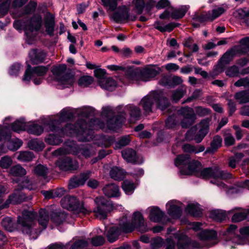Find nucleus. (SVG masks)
<instances>
[{
  "instance_id": "38",
  "label": "nucleus",
  "mask_w": 249,
  "mask_h": 249,
  "mask_svg": "<svg viewBox=\"0 0 249 249\" xmlns=\"http://www.w3.org/2000/svg\"><path fill=\"white\" fill-rule=\"evenodd\" d=\"M192 20V25L195 28L199 27V23H202L207 21H210L208 13L201 15L196 14L193 16Z\"/></svg>"
},
{
  "instance_id": "47",
  "label": "nucleus",
  "mask_w": 249,
  "mask_h": 249,
  "mask_svg": "<svg viewBox=\"0 0 249 249\" xmlns=\"http://www.w3.org/2000/svg\"><path fill=\"white\" fill-rule=\"evenodd\" d=\"M189 8L188 6H182L180 8L175 9L171 13V17L174 19H179L183 18Z\"/></svg>"
},
{
  "instance_id": "53",
  "label": "nucleus",
  "mask_w": 249,
  "mask_h": 249,
  "mask_svg": "<svg viewBox=\"0 0 249 249\" xmlns=\"http://www.w3.org/2000/svg\"><path fill=\"white\" fill-rule=\"evenodd\" d=\"M186 93V89L185 88L183 87L179 88L176 90L172 91L171 98L173 101L178 102L185 95Z\"/></svg>"
},
{
  "instance_id": "34",
  "label": "nucleus",
  "mask_w": 249,
  "mask_h": 249,
  "mask_svg": "<svg viewBox=\"0 0 249 249\" xmlns=\"http://www.w3.org/2000/svg\"><path fill=\"white\" fill-rule=\"evenodd\" d=\"M167 213L173 219H179L182 215V210L181 207L176 204H171L167 210Z\"/></svg>"
},
{
  "instance_id": "11",
  "label": "nucleus",
  "mask_w": 249,
  "mask_h": 249,
  "mask_svg": "<svg viewBox=\"0 0 249 249\" xmlns=\"http://www.w3.org/2000/svg\"><path fill=\"white\" fill-rule=\"evenodd\" d=\"M173 236L177 240V246L178 249H187L190 246L195 249L201 248L199 242L196 241H192L185 233L177 232L173 233Z\"/></svg>"
},
{
  "instance_id": "6",
  "label": "nucleus",
  "mask_w": 249,
  "mask_h": 249,
  "mask_svg": "<svg viewBox=\"0 0 249 249\" xmlns=\"http://www.w3.org/2000/svg\"><path fill=\"white\" fill-rule=\"evenodd\" d=\"M62 207L70 211H75L78 213L89 214V212L85 207L84 203L74 196L67 195L62 198L60 201Z\"/></svg>"
},
{
  "instance_id": "21",
  "label": "nucleus",
  "mask_w": 249,
  "mask_h": 249,
  "mask_svg": "<svg viewBox=\"0 0 249 249\" xmlns=\"http://www.w3.org/2000/svg\"><path fill=\"white\" fill-rule=\"evenodd\" d=\"M9 173L12 177L17 178L13 179V181L18 183L20 181L21 178L26 175V171L20 165L17 164L11 167Z\"/></svg>"
},
{
  "instance_id": "16",
  "label": "nucleus",
  "mask_w": 249,
  "mask_h": 249,
  "mask_svg": "<svg viewBox=\"0 0 249 249\" xmlns=\"http://www.w3.org/2000/svg\"><path fill=\"white\" fill-rule=\"evenodd\" d=\"M112 18L116 22H122L126 20L134 21L136 20V16L130 17L129 9L125 6H122L118 8V11L114 13Z\"/></svg>"
},
{
  "instance_id": "25",
  "label": "nucleus",
  "mask_w": 249,
  "mask_h": 249,
  "mask_svg": "<svg viewBox=\"0 0 249 249\" xmlns=\"http://www.w3.org/2000/svg\"><path fill=\"white\" fill-rule=\"evenodd\" d=\"M127 173L124 169L117 166H113L110 170L109 175L111 178L117 180H123Z\"/></svg>"
},
{
  "instance_id": "10",
  "label": "nucleus",
  "mask_w": 249,
  "mask_h": 249,
  "mask_svg": "<svg viewBox=\"0 0 249 249\" xmlns=\"http://www.w3.org/2000/svg\"><path fill=\"white\" fill-rule=\"evenodd\" d=\"M236 50L233 47L223 54L214 68L213 75H217L224 71L226 66L233 59L234 55L238 53Z\"/></svg>"
},
{
  "instance_id": "59",
  "label": "nucleus",
  "mask_w": 249,
  "mask_h": 249,
  "mask_svg": "<svg viewBox=\"0 0 249 249\" xmlns=\"http://www.w3.org/2000/svg\"><path fill=\"white\" fill-rule=\"evenodd\" d=\"M163 244V241L160 237L152 238L150 241V247L152 249H159Z\"/></svg>"
},
{
  "instance_id": "39",
  "label": "nucleus",
  "mask_w": 249,
  "mask_h": 249,
  "mask_svg": "<svg viewBox=\"0 0 249 249\" xmlns=\"http://www.w3.org/2000/svg\"><path fill=\"white\" fill-rule=\"evenodd\" d=\"M179 24L175 23L173 22L169 23L165 26H163L162 24L159 21H156L154 23V27L160 31L161 32H171L175 27L178 26Z\"/></svg>"
},
{
  "instance_id": "32",
  "label": "nucleus",
  "mask_w": 249,
  "mask_h": 249,
  "mask_svg": "<svg viewBox=\"0 0 249 249\" xmlns=\"http://www.w3.org/2000/svg\"><path fill=\"white\" fill-rule=\"evenodd\" d=\"M201 240H210L217 239V233L213 230H204L200 231L198 235Z\"/></svg>"
},
{
  "instance_id": "41",
  "label": "nucleus",
  "mask_w": 249,
  "mask_h": 249,
  "mask_svg": "<svg viewBox=\"0 0 249 249\" xmlns=\"http://www.w3.org/2000/svg\"><path fill=\"white\" fill-rule=\"evenodd\" d=\"M240 43V45L234 47L238 53H245L249 51V37L242 38Z\"/></svg>"
},
{
  "instance_id": "7",
  "label": "nucleus",
  "mask_w": 249,
  "mask_h": 249,
  "mask_svg": "<svg viewBox=\"0 0 249 249\" xmlns=\"http://www.w3.org/2000/svg\"><path fill=\"white\" fill-rule=\"evenodd\" d=\"M49 68V65L46 66H38L33 68L28 65L22 80L24 81L29 82L31 78H33L34 84L37 85H39L43 81L42 77L47 73Z\"/></svg>"
},
{
  "instance_id": "33",
  "label": "nucleus",
  "mask_w": 249,
  "mask_h": 249,
  "mask_svg": "<svg viewBox=\"0 0 249 249\" xmlns=\"http://www.w3.org/2000/svg\"><path fill=\"white\" fill-rule=\"evenodd\" d=\"M205 147L203 145L195 146L191 144H185L182 145V149L184 152L197 154L204 151Z\"/></svg>"
},
{
  "instance_id": "24",
  "label": "nucleus",
  "mask_w": 249,
  "mask_h": 249,
  "mask_svg": "<svg viewBox=\"0 0 249 249\" xmlns=\"http://www.w3.org/2000/svg\"><path fill=\"white\" fill-rule=\"evenodd\" d=\"M125 110L129 114L130 123H134L139 119L141 114V109L139 107L132 105H129L125 107Z\"/></svg>"
},
{
  "instance_id": "26",
  "label": "nucleus",
  "mask_w": 249,
  "mask_h": 249,
  "mask_svg": "<svg viewBox=\"0 0 249 249\" xmlns=\"http://www.w3.org/2000/svg\"><path fill=\"white\" fill-rule=\"evenodd\" d=\"M84 127L83 125H79L78 124L76 125L68 124L62 129V131L64 134L71 135L74 134H78L82 132H84Z\"/></svg>"
},
{
  "instance_id": "13",
  "label": "nucleus",
  "mask_w": 249,
  "mask_h": 249,
  "mask_svg": "<svg viewBox=\"0 0 249 249\" xmlns=\"http://www.w3.org/2000/svg\"><path fill=\"white\" fill-rule=\"evenodd\" d=\"M121 153L122 157L128 163L135 165H141L143 163V158L132 148H126L122 150Z\"/></svg>"
},
{
  "instance_id": "30",
  "label": "nucleus",
  "mask_w": 249,
  "mask_h": 249,
  "mask_svg": "<svg viewBox=\"0 0 249 249\" xmlns=\"http://www.w3.org/2000/svg\"><path fill=\"white\" fill-rule=\"evenodd\" d=\"M199 206V204L197 203L188 204L185 208V211L193 217H200L202 212Z\"/></svg>"
},
{
  "instance_id": "60",
  "label": "nucleus",
  "mask_w": 249,
  "mask_h": 249,
  "mask_svg": "<svg viewBox=\"0 0 249 249\" xmlns=\"http://www.w3.org/2000/svg\"><path fill=\"white\" fill-rule=\"evenodd\" d=\"M26 125L23 121H16L11 125L12 130L18 133L25 129Z\"/></svg>"
},
{
  "instance_id": "4",
  "label": "nucleus",
  "mask_w": 249,
  "mask_h": 249,
  "mask_svg": "<svg viewBox=\"0 0 249 249\" xmlns=\"http://www.w3.org/2000/svg\"><path fill=\"white\" fill-rule=\"evenodd\" d=\"M119 225L121 233H131L135 229L142 233L148 231L147 224L144 222V217L142 213L139 211L133 213L131 222H124L120 224Z\"/></svg>"
},
{
  "instance_id": "31",
  "label": "nucleus",
  "mask_w": 249,
  "mask_h": 249,
  "mask_svg": "<svg viewBox=\"0 0 249 249\" xmlns=\"http://www.w3.org/2000/svg\"><path fill=\"white\" fill-rule=\"evenodd\" d=\"M210 121V119H205L199 124L200 129L196 135L198 139L202 140L208 134L209 129Z\"/></svg>"
},
{
  "instance_id": "15",
  "label": "nucleus",
  "mask_w": 249,
  "mask_h": 249,
  "mask_svg": "<svg viewBox=\"0 0 249 249\" xmlns=\"http://www.w3.org/2000/svg\"><path fill=\"white\" fill-rule=\"evenodd\" d=\"M29 196H26L25 194L19 188L15 189L14 192L9 195L6 202L7 204L14 205L20 204L23 202L27 201L30 199Z\"/></svg>"
},
{
  "instance_id": "3",
  "label": "nucleus",
  "mask_w": 249,
  "mask_h": 249,
  "mask_svg": "<svg viewBox=\"0 0 249 249\" xmlns=\"http://www.w3.org/2000/svg\"><path fill=\"white\" fill-rule=\"evenodd\" d=\"M41 17H34L26 21L23 20L15 21L13 26L17 30L23 29L27 36L26 42L28 44H32L36 31L41 27Z\"/></svg>"
},
{
  "instance_id": "55",
  "label": "nucleus",
  "mask_w": 249,
  "mask_h": 249,
  "mask_svg": "<svg viewBox=\"0 0 249 249\" xmlns=\"http://www.w3.org/2000/svg\"><path fill=\"white\" fill-rule=\"evenodd\" d=\"M222 141H211L210 146L207 148L205 154H213L222 146Z\"/></svg>"
},
{
  "instance_id": "48",
  "label": "nucleus",
  "mask_w": 249,
  "mask_h": 249,
  "mask_svg": "<svg viewBox=\"0 0 249 249\" xmlns=\"http://www.w3.org/2000/svg\"><path fill=\"white\" fill-rule=\"evenodd\" d=\"M122 188L126 195H130L133 193L136 186L133 182L124 180L122 182Z\"/></svg>"
},
{
  "instance_id": "62",
  "label": "nucleus",
  "mask_w": 249,
  "mask_h": 249,
  "mask_svg": "<svg viewBox=\"0 0 249 249\" xmlns=\"http://www.w3.org/2000/svg\"><path fill=\"white\" fill-rule=\"evenodd\" d=\"M247 219L248 218L247 212H238L233 214L231 217V221L236 223Z\"/></svg>"
},
{
  "instance_id": "44",
  "label": "nucleus",
  "mask_w": 249,
  "mask_h": 249,
  "mask_svg": "<svg viewBox=\"0 0 249 249\" xmlns=\"http://www.w3.org/2000/svg\"><path fill=\"white\" fill-rule=\"evenodd\" d=\"M102 89L112 91L116 86L115 81L111 77H106L100 85Z\"/></svg>"
},
{
  "instance_id": "22",
  "label": "nucleus",
  "mask_w": 249,
  "mask_h": 249,
  "mask_svg": "<svg viewBox=\"0 0 249 249\" xmlns=\"http://www.w3.org/2000/svg\"><path fill=\"white\" fill-rule=\"evenodd\" d=\"M165 216V213L158 206H153L149 213V218L151 221L160 222Z\"/></svg>"
},
{
  "instance_id": "27",
  "label": "nucleus",
  "mask_w": 249,
  "mask_h": 249,
  "mask_svg": "<svg viewBox=\"0 0 249 249\" xmlns=\"http://www.w3.org/2000/svg\"><path fill=\"white\" fill-rule=\"evenodd\" d=\"M50 216L53 223L57 225H60L65 221L67 214L64 212L52 211Z\"/></svg>"
},
{
  "instance_id": "42",
  "label": "nucleus",
  "mask_w": 249,
  "mask_h": 249,
  "mask_svg": "<svg viewBox=\"0 0 249 249\" xmlns=\"http://www.w3.org/2000/svg\"><path fill=\"white\" fill-rule=\"evenodd\" d=\"M190 159V155L188 154L178 155L174 160L175 165L177 167L180 165H186Z\"/></svg>"
},
{
  "instance_id": "8",
  "label": "nucleus",
  "mask_w": 249,
  "mask_h": 249,
  "mask_svg": "<svg viewBox=\"0 0 249 249\" xmlns=\"http://www.w3.org/2000/svg\"><path fill=\"white\" fill-rule=\"evenodd\" d=\"M94 202L96 206L93 209V212L95 215L100 216L101 218L103 219H106L107 213L116 209L114 204L110 199H106L103 196L96 197Z\"/></svg>"
},
{
  "instance_id": "43",
  "label": "nucleus",
  "mask_w": 249,
  "mask_h": 249,
  "mask_svg": "<svg viewBox=\"0 0 249 249\" xmlns=\"http://www.w3.org/2000/svg\"><path fill=\"white\" fill-rule=\"evenodd\" d=\"M1 226L6 231L12 232L16 229V224L9 217H4L1 221Z\"/></svg>"
},
{
  "instance_id": "52",
  "label": "nucleus",
  "mask_w": 249,
  "mask_h": 249,
  "mask_svg": "<svg viewBox=\"0 0 249 249\" xmlns=\"http://www.w3.org/2000/svg\"><path fill=\"white\" fill-rule=\"evenodd\" d=\"M35 158L33 152L25 151L20 152L18 157V159L21 161H30Z\"/></svg>"
},
{
  "instance_id": "56",
  "label": "nucleus",
  "mask_w": 249,
  "mask_h": 249,
  "mask_svg": "<svg viewBox=\"0 0 249 249\" xmlns=\"http://www.w3.org/2000/svg\"><path fill=\"white\" fill-rule=\"evenodd\" d=\"M18 183V184L17 188L22 191L24 189H27L28 190H31L33 188L32 183L28 178H23L22 180L20 179V181Z\"/></svg>"
},
{
  "instance_id": "20",
  "label": "nucleus",
  "mask_w": 249,
  "mask_h": 249,
  "mask_svg": "<svg viewBox=\"0 0 249 249\" xmlns=\"http://www.w3.org/2000/svg\"><path fill=\"white\" fill-rule=\"evenodd\" d=\"M30 60L33 64H37L43 62L46 56L45 52L40 50H33L29 53Z\"/></svg>"
},
{
  "instance_id": "1",
  "label": "nucleus",
  "mask_w": 249,
  "mask_h": 249,
  "mask_svg": "<svg viewBox=\"0 0 249 249\" xmlns=\"http://www.w3.org/2000/svg\"><path fill=\"white\" fill-rule=\"evenodd\" d=\"M64 147H60L53 152L54 156L71 154L77 155L80 153L85 159H89L96 154V148L91 144L78 145L77 141H64Z\"/></svg>"
},
{
  "instance_id": "57",
  "label": "nucleus",
  "mask_w": 249,
  "mask_h": 249,
  "mask_svg": "<svg viewBox=\"0 0 249 249\" xmlns=\"http://www.w3.org/2000/svg\"><path fill=\"white\" fill-rule=\"evenodd\" d=\"M89 245L87 241L83 239H78L75 241L70 247L69 249H83Z\"/></svg>"
},
{
  "instance_id": "46",
  "label": "nucleus",
  "mask_w": 249,
  "mask_h": 249,
  "mask_svg": "<svg viewBox=\"0 0 249 249\" xmlns=\"http://www.w3.org/2000/svg\"><path fill=\"white\" fill-rule=\"evenodd\" d=\"M234 98L239 104H245L249 102V92L241 91L234 94Z\"/></svg>"
},
{
  "instance_id": "18",
  "label": "nucleus",
  "mask_w": 249,
  "mask_h": 249,
  "mask_svg": "<svg viewBox=\"0 0 249 249\" xmlns=\"http://www.w3.org/2000/svg\"><path fill=\"white\" fill-rule=\"evenodd\" d=\"M102 190L104 195L108 198H117L120 196L119 187L114 183L106 184Z\"/></svg>"
},
{
  "instance_id": "64",
  "label": "nucleus",
  "mask_w": 249,
  "mask_h": 249,
  "mask_svg": "<svg viewBox=\"0 0 249 249\" xmlns=\"http://www.w3.org/2000/svg\"><path fill=\"white\" fill-rule=\"evenodd\" d=\"M90 175V172H87L82 173L79 176H77V180L79 186L85 184L86 181L89 178Z\"/></svg>"
},
{
  "instance_id": "19",
  "label": "nucleus",
  "mask_w": 249,
  "mask_h": 249,
  "mask_svg": "<svg viewBox=\"0 0 249 249\" xmlns=\"http://www.w3.org/2000/svg\"><path fill=\"white\" fill-rule=\"evenodd\" d=\"M38 222L39 225L41 226V230H37L35 231L36 233L38 232L40 234L41 231L46 229L49 220V213L47 210L44 209H40L38 212Z\"/></svg>"
},
{
  "instance_id": "28",
  "label": "nucleus",
  "mask_w": 249,
  "mask_h": 249,
  "mask_svg": "<svg viewBox=\"0 0 249 249\" xmlns=\"http://www.w3.org/2000/svg\"><path fill=\"white\" fill-rule=\"evenodd\" d=\"M54 25V16L51 13H47L45 18V27L46 32L51 36L53 35Z\"/></svg>"
},
{
  "instance_id": "61",
  "label": "nucleus",
  "mask_w": 249,
  "mask_h": 249,
  "mask_svg": "<svg viewBox=\"0 0 249 249\" xmlns=\"http://www.w3.org/2000/svg\"><path fill=\"white\" fill-rule=\"evenodd\" d=\"M47 170L48 168L46 166L39 164L35 167L34 172L38 176L45 177L47 175Z\"/></svg>"
},
{
  "instance_id": "50",
  "label": "nucleus",
  "mask_w": 249,
  "mask_h": 249,
  "mask_svg": "<svg viewBox=\"0 0 249 249\" xmlns=\"http://www.w3.org/2000/svg\"><path fill=\"white\" fill-rule=\"evenodd\" d=\"M27 131L30 134L39 135L43 132V128L40 125L36 123H32L28 125Z\"/></svg>"
},
{
  "instance_id": "23",
  "label": "nucleus",
  "mask_w": 249,
  "mask_h": 249,
  "mask_svg": "<svg viewBox=\"0 0 249 249\" xmlns=\"http://www.w3.org/2000/svg\"><path fill=\"white\" fill-rule=\"evenodd\" d=\"M140 74L141 79L146 82L155 77L158 74V71L155 69L148 67L140 71Z\"/></svg>"
},
{
  "instance_id": "17",
  "label": "nucleus",
  "mask_w": 249,
  "mask_h": 249,
  "mask_svg": "<svg viewBox=\"0 0 249 249\" xmlns=\"http://www.w3.org/2000/svg\"><path fill=\"white\" fill-rule=\"evenodd\" d=\"M188 170L184 169H181L179 171L180 175H187L190 176L192 175V173H199L200 169L199 168L202 166L200 161L196 160H193L188 162L187 164Z\"/></svg>"
},
{
  "instance_id": "51",
  "label": "nucleus",
  "mask_w": 249,
  "mask_h": 249,
  "mask_svg": "<svg viewBox=\"0 0 249 249\" xmlns=\"http://www.w3.org/2000/svg\"><path fill=\"white\" fill-rule=\"evenodd\" d=\"M37 214L34 211L24 210L22 213L21 218H23L24 222H33L36 219Z\"/></svg>"
},
{
  "instance_id": "2",
  "label": "nucleus",
  "mask_w": 249,
  "mask_h": 249,
  "mask_svg": "<svg viewBox=\"0 0 249 249\" xmlns=\"http://www.w3.org/2000/svg\"><path fill=\"white\" fill-rule=\"evenodd\" d=\"M154 105L162 110H165L169 105L168 99L163 96L162 92L152 91L144 97L141 101L140 105L144 112L149 113L152 111Z\"/></svg>"
},
{
  "instance_id": "63",
  "label": "nucleus",
  "mask_w": 249,
  "mask_h": 249,
  "mask_svg": "<svg viewBox=\"0 0 249 249\" xmlns=\"http://www.w3.org/2000/svg\"><path fill=\"white\" fill-rule=\"evenodd\" d=\"M239 73V68L237 66L235 65H233L231 67L228 68L225 71V73L226 75L231 77L238 76Z\"/></svg>"
},
{
  "instance_id": "9",
  "label": "nucleus",
  "mask_w": 249,
  "mask_h": 249,
  "mask_svg": "<svg viewBox=\"0 0 249 249\" xmlns=\"http://www.w3.org/2000/svg\"><path fill=\"white\" fill-rule=\"evenodd\" d=\"M199 177L204 179H228L232 178L231 173L221 170L218 166L209 167L200 169Z\"/></svg>"
},
{
  "instance_id": "40",
  "label": "nucleus",
  "mask_w": 249,
  "mask_h": 249,
  "mask_svg": "<svg viewBox=\"0 0 249 249\" xmlns=\"http://www.w3.org/2000/svg\"><path fill=\"white\" fill-rule=\"evenodd\" d=\"M67 67L65 65H61L53 67L51 70L55 79L57 81L65 75Z\"/></svg>"
},
{
  "instance_id": "49",
  "label": "nucleus",
  "mask_w": 249,
  "mask_h": 249,
  "mask_svg": "<svg viewBox=\"0 0 249 249\" xmlns=\"http://www.w3.org/2000/svg\"><path fill=\"white\" fill-rule=\"evenodd\" d=\"M28 146L30 149L36 152L42 151L45 147L43 141H28Z\"/></svg>"
},
{
  "instance_id": "58",
  "label": "nucleus",
  "mask_w": 249,
  "mask_h": 249,
  "mask_svg": "<svg viewBox=\"0 0 249 249\" xmlns=\"http://www.w3.org/2000/svg\"><path fill=\"white\" fill-rule=\"evenodd\" d=\"M7 142V146L10 151H16L23 144V141H4Z\"/></svg>"
},
{
  "instance_id": "35",
  "label": "nucleus",
  "mask_w": 249,
  "mask_h": 249,
  "mask_svg": "<svg viewBox=\"0 0 249 249\" xmlns=\"http://www.w3.org/2000/svg\"><path fill=\"white\" fill-rule=\"evenodd\" d=\"M210 217L217 222H221L226 219L227 214L226 211L222 210H214L211 211Z\"/></svg>"
},
{
  "instance_id": "54",
  "label": "nucleus",
  "mask_w": 249,
  "mask_h": 249,
  "mask_svg": "<svg viewBox=\"0 0 249 249\" xmlns=\"http://www.w3.org/2000/svg\"><path fill=\"white\" fill-rule=\"evenodd\" d=\"M93 81V78L90 76L85 75L80 77L78 80V85L81 88L89 87Z\"/></svg>"
},
{
  "instance_id": "5",
  "label": "nucleus",
  "mask_w": 249,
  "mask_h": 249,
  "mask_svg": "<svg viewBox=\"0 0 249 249\" xmlns=\"http://www.w3.org/2000/svg\"><path fill=\"white\" fill-rule=\"evenodd\" d=\"M125 113L122 112L118 116H114V111L110 107H103L102 112V117L106 118L107 127L112 130H116L125 122Z\"/></svg>"
},
{
  "instance_id": "36",
  "label": "nucleus",
  "mask_w": 249,
  "mask_h": 249,
  "mask_svg": "<svg viewBox=\"0 0 249 249\" xmlns=\"http://www.w3.org/2000/svg\"><path fill=\"white\" fill-rule=\"evenodd\" d=\"M228 8L227 5L223 4L221 7L213 9L212 11L208 12L210 21H212L219 17L227 10Z\"/></svg>"
},
{
  "instance_id": "14",
  "label": "nucleus",
  "mask_w": 249,
  "mask_h": 249,
  "mask_svg": "<svg viewBox=\"0 0 249 249\" xmlns=\"http://www.w3.org/2000/svg\"><path fill=\"white\" fill-rule=\"evenodd\" d=\"M55 164L56 166L63 171H73L76 170L78 167L77 164L69 157L59 158Z\"/></svg>"
},
{
  "instance_id": "37",
  "label": "nucleus",
  "mask_w": 249,
  "mask_h": 249,
  "mask_svg": "<svg viewBox=\"0 0 249 249\" xmlns=\"http://www.w3.org/2000/svg\"><path fill=\"white\" fill-rule=\"evenodd\" d=\"M24 219L21 216H18L17 219V223L21 226V230L24 234L31 235L34 230L32 225L27 222H24Z\"/></svg>"
},
{
  "instance_id": "45",
  "label": "nucleus",
  "mask_w": 249,
  "mask_h": 249,
  "mask_svg": "<svg viewBox=\"0 0 249 249\" xmlns=\"http://www.w3.org/2000/svg\"><path fill=\"white\" fill-rule=\"evenodd\" d=\"M60 85L64 88H68L72 85L74 82V76L72 75L66 74L58 81Z\"/></svg>"
},
{
  "instance_id": "29",
  "label": "nucleus",
  "mask_w": 249,
  "mask_h": 249,
  "mask_svg": "<svg viewBox=\"0 0 249 249\" xmlns=\"http://www.w3.org/2000/svg\"><path fill=\"white\" fill-rule=\"evenodd\" d=\"M121 233L119 227L112 226L107 231L106 237L108 242L113 243L118 239Z\"/></svg>"
},
{
  "instance_id": "12",
  "label": "nucleus",
  "mask_w": 249,
  "mask_h": 249,
  "mask_svg": "<svg viewBox=\"0 0 249 249\" xmlns=\"http://www.w3.org/2000/svg\"><path fill=\"white\" fill-rule=\"evenodd\" d=\"M178 113L183 117L181 125L183 128H188L194 123L196 116L193 109L188 107L181 108L178 111Z\"/></svg>"
}]
</instances>
